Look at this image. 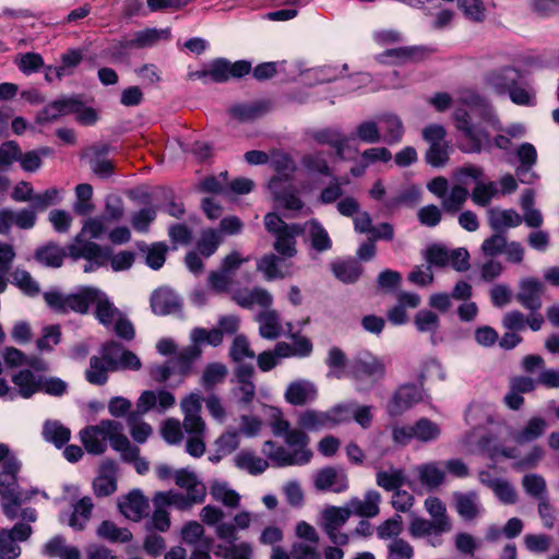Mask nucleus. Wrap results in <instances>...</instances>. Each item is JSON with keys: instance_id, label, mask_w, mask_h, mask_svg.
<instances>
[{"instance_id": "60", "label": "nucleus", "mask_w": 559, "mask_h": 559, "mask_svg": "<svg viewBox=\"0 0 559 559\" xmlns=\"http://www.w3.org/2000/svg\"><path fill=\"white\" fill-rule=\"evenodd\" d=\"M441 430L439 426L427 418L415 423V439L421 442H431L439 438Z\"/></svg>"}, {"instance_id": "37", "label": "nucleus", "mask_w": 559, "mask_h": 559, "mask_svg": "<svg viewBox=\"0 0 559 559\" xmlns=\"http://www.w3.org/2000/svg\"><path fill=\"white\" fill-rule=\"evenodd\" d=\"M415 472L421 485L429 489L439 487L445 478L444 469L438 462L420 464L415 467Z\"/></svg>"}, {"instance_id": "33", "label": "nucleus", "mask_w": 559, "mask_h": 559, "mask_svg": "<svg viewBox=\"0 0 559 559\" xmlns=\"http://www.w3.org/2000/svg\"><path fill=\"white\" fill-rule=\"evenodd\" d=\"M200 503L202 502L193 501L191 496L175 490L158 491L153 497V506H166L180 511L190 510L193 506Z\"/></svg>"}, {"instance_id": "42", "label": "nucleus", "mask_w": 559, "mask_h": 559, "mask_svg": "<svg viewBox=\"0 0 559 559\" xmlns=\"http://www.w3.org/2000/svg\"><path fill=\"white\" fill-rule=\"evenodd\" d=\"M228 374V369L224 364L212 362L203 369L200 384L206 390L211 391L215 386L222 384Z\"/></svg>"}, {"instance_id": "40", "label": "nucleus", "mask_w": 559, "mask_h": 559, "mask_svg": "<svg viewBox=\"0 0 559 559\" xmlns=\"http://www.w3.org/2000/svg\"><path fill=\"white\" fill-rule=\"evenodd\" d=\"M302 228L304 233H308L311 246L314 250L322 252L331 249L332 240L325 228L318 221H309Z\"/></svg>"}, {"instance_id": "9", "label": "nucleus", "mask_w": 559, "mask_h": 559, "mask_svg": "<svg viewBox=\"0 0 559 559\" xmlns=\"http://www.w3.org/2000/svg\"><path fill=\"white\" fill-rule=\"evenodd\" d=\"M86 286L79 287L73 294L63 295L59 292H47L44 299L47 305L57 312L75 311L86 312Z\"/></svg>"}, {"instance_id": "2", "label": "nucleus", "mask_w": 559, "mask_h": 559, "mask_svg": "<svg viewBox=\"0 0 559 559\" xmlns=\"http://www.w3.org/2000/svg\"><path fill=\"white\" fill-rule=\"evenodd\" d=\"M80 439L90 454H102L109 442L111 448L120 452L122 457L132 459L138 453L128 438L122 433V426L118 421L105 419L97 425L87 426L80 431Z\"/></svg>"}, {"instance_id": "8", "label": "nucleus", "mask_w": 559, "mask_h": 559, "mask_svg": "<svg viewBox=\"0 0 559 559\" xmlns=\"http://www.w3.org/2000/svg\"><path fill=\"white\" fill-rule=\"evenodd\" d=\"M312 139L322 145H330L341 159H349L358 153V148L352 146L350 139L338 129L326 128L312 133Z\"/></svg>"}, {"instance_id": "17", "label": "nucleus", "mask_w": 559, "mask_h": 559, "mask_svg": "<svg viewBox=\"0 0 559 559\" xmlns=\"http://www.w3.org/2000/svg\"><path fill=\"white\" fill-rule=\"evenodd\" d=\"M314 486L318 490L322 491L344 492L348 489V477L341 468L332 466L324 467L317 472Z\"/></svg>"}, {"instance_id": "24", "label": "nucleus", "mask_w": 559, "mask_h": 559, "mask_svg": "<svg viewBox=\"0 0 559 559\" xmlns=\"http://www.w3.org/2000/svg\"><path fill=\"white\" fill-rule=\"evenodd\" d=\"M486 214L488 225L497 233L518 227L522 224V216L512 209L490 207Z\"/></svg>"}, {"instance_id": "6", "label": "nucleus", "mask_w": 559, "mask_h": 559, "mask_svg": "<svg viewBox=\"0 0 559 559\" xmlns=\"http://www.w3.org/2000/svg\"><path fill=\"white\" fill-rule=\"evenodd\" d=\"M352 511L348 507H329L322 511L321 526L333 544L344 546L348 543V536L342 533L340 528L346 523Z\"/></svg>"}, {"instance_id": "12", "label": "nucleus", "mask_w": 559, "mask_h": 559, "mask_svg": "<svg viewBox=\"0 0 559 559\" xmlns=\"http://www.w3.org/2000/svg\"><path fill=\"white\" fill-rule=\"evenodd\" d=\"M171 38V29L169 27L157 28L147 27L134 32L129 38L121 41L123 49H143L151 48L160 41H168Z\"/></svg>"}, {"instance_id": "34", "label": "nucleus", "mask_w": 559, "mask_h": 559, "mask_svg": "<svg viewBox=\"0 0 559 559\" xmlns=\"http://www.w3.org/2000/svg\"><path fill=\"white\" fill-rule=\"evenodd\" d=\"M453 498L457 513L465 520H474L483 512L479 497L475 491L454 492Z\"/></svg>"}, {"instance_id": "59", "label": "nucleus", "mask_w": 559, "mask_h": 559, "mask_svg": "<svg viewBox=\"0 0 559 559\" xmlns=\"http://www.w3.org/2000/svg\"><path fill=\"white\" fill-rule=\"evenodd\" d=\"M334 275L344 283H353L361 275V266L356 261H342L333 264Z\"/></svg>"}, {"instance_id": "18", "label": "nucleus", "mask_w": 559, "mask_h": 559, "mask_svg": "<svg viewBox=\"0 0 559 559\" xmlns=\"http://www.w3.org/2000/svg\"><path fill=\"white\" fill-rule=\"evenodd\" d=\"M544 284L534 277H526L519 283L518 301L531 311H537L542 307V295L544 293Z\"/></svg>"}, {"instance_id": "62", "label": "nucleus", "mask_w": 559, "mask_h": 559, "mask_svg": "<svg viewBox=\"0 0 559 559\" xmlns=\"http://www.w3.org/2000/svg\"><path fill=\"white\" fill-rule=\"evenodd\" d=\"M386 559H413L414 547L403 538H393L386 545Z\"/></svg>"}, {"instance_id": "14", "label": "nucleus", "mask_w": 559, "mask_h": 559, "mask_svg": "<svg viewBox=\"0 0 559 559\" xmlns=\"http://www.w3.org/2000/svg\"><path fill=\"white\" fill-rule=\"evenodd\" d=\"M254 370L251 366H240L235 372L233 396L238 404L249 405L255 397V384L252 381Z\"/></svg>"}, {"instance_id": "63", "label": "nucleus", "mask_w": 559, "mask_h": 559, "mask_svg": "<svg viewBox=\"0 0 559 559\" xmlns=\"http://www.w3.org/2000/svg\"><path fill=\"white\" fill-rule=\"evenodd\" d=\"M229 356L234 361L240 362L245 359L254 358L255 354L251 349L247 337L245 335H237L231 343Z\"/></svg>"}, {"instance_id": "64", "label": "nucleus", "mask_w": 559, "mask_h": 559, "mask_svg": "<svg viewBox=\"0 0 559 559\" xmlns=\"http://www.w3.org/2000/svg\"><path fill=\"white\" fill-rule=\"evenodd\" d=\"M356 136L358 140H360L364 143L367 144H374L380 142L381 140V132L377 124V122L372 120H366L360 122L356 127Z\"/></svg>"}, {"instance_id": "36", "label": "nucleus", "mask_w": 559, "mask_h": 559, "mask_svg": "<svg viewBox=\"0 0 559 559\" xmlns=\"http://www.w3.org/2000/svg\"><path fill=\"white\" fill-rule=\"evenodd\" d=\"M547 429V421L542 417H532L526 425L511 433V439L518 444H525L535 441L544 435Z\"/></svg>"}, {"instance_id": "32", "label": "nucleus", "mask_w": 559, "mask_h": 559, "mask_svg": "<svg viewBox=\"0 0 559 559\" xmlns=\"http://www.w3.org/2000/svg\"><path fill=\"white\" fill-rule=\"evenodd\" d=\"M277 415L280 413L277 412ZM272 431L275 436H283L287 447L308 445L309 437L301 429H290L289 423L281 416H277L271 424Z\"/></svg>"}, {"instance_id": "52", "label": "nucleus", "mask_w": 559, "mask_h": 559, "mask_svg": "<svg viewBox=\"0 0 559 559\" xmlns=\"http://www.w3.org/2000/svg\"><path fill=\"white\" fill-rule=\"evenodd\" d=\"M210 493L212 498L228 508H236L239 504L240 496L226 483L215 481L212 484Z\"/></svg>"}, {"instance_id": "5", "label": "nucleus", "mask_w": 559, "mask_h": 559, "mask_svg": "<svg viewBox=\"0 0 559 559\" xmlns=\"http://www.w3.org/2000/svg\"><path fill=\"white\" fill-rule=\"evenodd\" d=\"M289 448L292 450L276 445L273 441H266L263 444L262 452L277 467L300 466L310 462L312 451L308 445L300 444Z\"/></svg>"}, {"instance_id": "21", "label": "nucleus", "mask_w": 559, "mask_h": 559, "mask_svg": "<svg viewBox=\"0 0 559 559\" xmlns=\"http://www.w3.org/2000/svg\"><path fill=\"white\" fill-rule=\"evenodd\" d=\"M75 254L74 246H68V252L74 260L85 259L83 271L85 273L93 272L104 265L109 259L107 250L103 249L99 245H84L80 247Z\"/></svg>"}, {"instance_id": "28", "label": "nucleus", "mask_w": 559, "mask_h": 559, "mask_svg": "<svg viewBox=\"0 0 559 559\" xmlns=\"http://www.w3.org/2000/svg\"><path fill=\"white\" fill-rule=\"evenodd\" d=\"M93 490L97 497H107L117 490V468L115 463L105 462L93 481Z\"/></svg>"}, {"instance_id": "13", "label": "nucleus", "mask_w": 559, "mask_h": 559, "mask_svg": "<svg viewBox=\"0 0 559 559\" xmlns=\"http://www.w3.org/2000/svg\"><path fill=\"white\" fill-rule=\"evenodd\" d=\"M385 373L383 361L369 352L359 353L350 365V374L356 379H380Z\"/></svg>"}, {"instance_id": "35", "label": "nucleus", "mask_w": 559, "mask_h": 559, "mask_svg": "<svg viewBox=\"0 0 559 559\" xmlns=\"http://www.w3.org/2000/svg\"><path fill=\"white\" fill-rule=\"evenodd\" d=\"M255 321L259 323V333L263 338L275 340L283 332L280 316L273 309L266 308L261 311L255 317Z\"/></svg>"}, {"instance_id": "38", "label": "nucleus", "mask_w": 559, "mask_h": 559, "mask_svg": "<svg viewBox=\"0 0 559 559\" xmlns=\"http://www.w3.org/2000/svg\"><path fill=\"white\" fill-rule=\"evenodd\" d=\"M298 429L306 431H320L331 428L326 411L307 409L298 416Z\"/></svg>"}, {"instance_id": "3", "label": "nucleus", "mask_w": 559, "mask_h": 559, "mask_svg": "<svg viewBox=\"0 0 559 559\" xmlns=\"http://www.w3.org/2000/svg\"><path fill=\"white\" fill-rule=\"evenodd\" d=\"M266 230L273 235L274 250L284 258H293L297 253L296 238L304 233L298 224H286L278 215L269 213L264 217Z\"/></svg>"}, {"instance_id": "19", "label": "nucleus", "mask_w": 559, "mask_h": 559, "mask_svg": "<svg viewBox=\"0 0 559 559\" xmlns=\"http://www.w3.org/2000/svg\"><path fill=\"white\" fill-rule=\"evenodd\" d=\"M201 401L199 392H191L180 402V408L183 414L182 426L189 430L202 431L204 419L201 417Z\"/></svg>"}, {"instance_id": "39", "label": "nucleus", "mask_w": 559, "mask_h": 559, "mask_svg": "<svg viewBox=\"0 0 559 559\" xmlns=\"http://www.w3.org/2000/svg\"><path fill=\"white\" fill-rule=\"evenodd\" d=\"M80 108L81 102L75 98L58 99L44 108L38 116V120L51 121L60 116L72 114V111H79Z\"/></svg>"}, {"instance_id": "43", "label": "nucleus", "mask_w": 559, "mask_h": 559, "mask_svg": "<svg viewBox=\"0 0 559 559\" xmlns=\"http://www.w3.org/2000/svg\"><path fill=\"white\" fill-rule=\"evenodd\" d=\"M12 382L19 389V394L28 399L39 392L40 377H36L29 370H21L12 377Z\"/></svg>"}, {"instance_id": "54", "label": "nucleus", "mask_w": 559, "mask_h": 559, "mask_svg": "<svg viewBox=\"0 0 559 559\" xmlns=\"http://www.w3.org/2000/svg\"><path fill=\"white\" fill-rule=\"evenodd\" d=\"M43 435L46 441L60 448L70 440L71 431L58 421H46Z\"/></svg>"}, {"instance_id": "45", "label": "nucleus", "mask_w": 559, "mask_h": 559, "mask_svg": "<svg viewBox=\"0 0 559 559\" xmlns=\"http://www.w3.org/2000/svg\"><path fill=\"white\" fill-rule=\"evenodd\" d=\"M499 197V189L495 181H477L472 193V201L478 206H487Z\"/></svg>"}, {"instance_id": "55", "label": "nucleus", "mask_w": 559, "mask_h": 559, "mask_svg": "<svg viewBox=\"0 0 559 559\" xmlns=\"http://www.w3.org/2000/svg\"><path fill=\"white\" fill-rule=\"evenodd\" d=\"M76 201L73 204V211L79 215H87L94 211L91 202L93 197V188L90 183H80L75 187Z\"/></svg>"}, {"instance_id": "53", "label": "nucleus", "mask_w": 559, "mask_h": 559, "mask_svg": "<svg viewBox=\"0 0 559 559\" xmlns=\"http://www.w3.org/2000/svg\"><path fill=\"white\" fill-rule=\"evenodd\" d=\"M61 64L59 67H55L53 72L58 80H61L62 76L69 75L73 73V70L81 63L83 60V51L81 49H68L64 53L61 55Z\"/></svg>"}, {"instance_id": "16", "label": "nucleus", "mask_w": 559, "mask_h": 559, "mask_svg": "<svg viewBox=\"0 0 559 559\" xmlns=\"http://www.w3.org/2000/svg\"><path fill=\"white\" fill-rule=\"evenodd\" d=\"M257 269L263 273L267 281L285 278L294 274L293 263L288 261V258L273 253L263 255L257 262Z\"/></svg>"}, {"instance_id": "48", "label": "nucleus", "mask_w": 559, "mask_h": 559, "mask_svg": "<svg viewBox=\"0 0 559 559\" xmlns=\"http://www.w3.org/2000/svg\"><path fill=\"white\" fill-rule=\"evenodd\" d=\"M35 493V491L26 492V491H14L9 490L2 493V509L4 514L13 520L17 516V509L27 500L31 499V496Z\"/></svg>"}, {"instance_id": "58", "label": "nucleus", "mask_w": 559, "mask_h": 559, "mask_svg": "<svg viewBox=\"0 0 559 559\" xmlns=\"http://www.w3.org/2000/svg\"><path fill=\"white\" fill-rule=\"evenodd\" d=\"M223 241L221 234L214 229H204L197 242L199 252L205 257H211Z\"/></svg>"}, {"instance_id": "49", "label": "nucleus", "mask_w": 559, "mask_h": 559, "mask_svg": "<svg viewBox=\"0 0 559 559\" xmlns=\"http://www.w3.org/2000/svg\"><path fill=\"white\" fill-rule=\"evenodd\" d=\"M236 465L248 471L252 475L262 474L269 466V462L252 452L242 451L235 457Z\"/></svg>"}, {"instance_id": "57", "label": "nucleus", "mask_w": 559, "mask_h": 559, "mask_svg": "<svg viewBox=\"0 0 559 559\" xmlns=\"http://www.w3.org/2000/svg\"><path fill=\"white\" fill-rule=\"evenodd\" d=\"M187 435L186 452L192 457H201L205 452L206 425H203L202 431L189 430L183 428Z\"/></svg>"}, {"instance_id": "11", "label": "nucleus", "mask_w": 559, "mask_h": 559, "mask_svg": "<svg viewBox=\"0 0 559 559\" xmlns=\"http://www.w3.org/2000/svg\"><path fill=\"white\" fill-rule=\"evenodd\" d=\"M424 395V390L420 385H401L390 400L386 406L388 412L391 416L402 415L404 412L413 407L415 404L423 401Z\"/></svg>"}, {"instance_id": "25", "label": "nucleus", "mask_w": 559, "mask_h": 559, "mask_svg": "<svg viewBox=\"0 0 559 559\" xmlns=\"http://www.w3.org/2000/svg\"><path fill=\"white\" fill-rule=\"evenodd\" d=\"M207 331L205 329H194L191 332V338L193 345L181 349L176 356V365L180 368V371L188 374L191 369L192 362L201 355V350L198 347L199 343H206Z\"/></svg>"}, {"instance_id": "44", "label": "nucleus", "mask_w": 559, "mask_h": 559, "mask_svg": "<svg viewBox=\"0 0 559 559\" xmlns=\"http://www.w3.org/2000/svg\"><path fill=\"white\" fill-rule=\"evenodd\" d=\"M93 508L94 504L90 497L80 499L73 507V512L69 519V525L76 531L83 530L91 519Z\"/></svg>"}, {"instance_id": "31", "label": "nucleus", "mask_w": 559, "mask_h": 559, "mask_svg": "<svg viewBox=\"0 0 559 559\" xmlns=\"http://www.w3.org/2000/svg\"><path fill=\"white\" fill-rule=\"evenodd\" d=\"M381 502V495L376 490H368L364 495L362 499L353 498L348 502V509L352 514H356L361 518H374L379 514Z\"/></svg>"}, {"instance_id": "41", "label": "nucleus", "mask_w": 559, "mask_h": 559, "mask_svg": "<svg viewBox=\"0 0 559 559\" xmlns=\"http://www.w3.org/2000/svg\"><path fill=\"white\" fill-rule=\"evenodd\" d=\"M230 61L219 58L214 60L206 70L197 71L191 75L193 78L203 80L204 82L210 79L213 82H225L230 79L229 75Z\"/></svg>"}, {"instance_id": "56", "label": "nucleus", "mask_w": 559, "mask_h": 559, "mask_svg": "<svg viewBox=\"0 0 559 559\" xmlns=\"http://www.w3.org/2000/svg\"><path fill=\"white\" fill-rule=\"evenodd\" d=\"M384 124V141L392 145L402 141L404 134V127L401 119L394 115H385L380 118Z\"/></svg>"}, {"instance_id": "7", "label": "nucleus", "mask_w": 559, "mask_h": 559, "mask_svg": "<svg viewBox=\"0 0 559 559\" xmlns=\"http://www.w3.org/2000/svg\"><path fill=\"white\" fill-rule=\"evenodd\" d=\"M85 304L86 311L90 305H95L96 319L106 328H109L121 314L106 293L97 287L86 286Z\"/></svg>"}, {"instance_id": "15", "label": "nucleus", "mask_w": 559, "mask_h": 559, "mask_svg": "<svg viewBox=\"0 0 559 559\" xmlns=\"http://www.w3.org/2000/svg\"><path fill=\"white\" fill-rule=\"evenodd\" d=\"M176 403L173 393L166 390L144 391L136 401V414L143 415L152 409L164 413Z\"/></svg>"}, {"instance_id": "50", "label": "nucleus", "mask_w": 559, "mask_h": 559, "mask_svg": "<svg viewBox=\"0 0 559 559\" xmlns=\"http://www.w3.org/2000/svg\"><path fill=\"white\" fill-rule=\"evenodd\" d=\"M469 193L461 183L452 186L449 192L441 201V205L445 212L455 213L462 209Z\"/></svg>"}, {"instance_id": "46", "label": "nucleus", "mask_w": 559, "mask_h": 559, "mask_svg": "<svg viewBox=\"0 0 559 559\" xmlns=\"http://www.w3.org/2000/svg\"><path fill=\"white\" fill-rule=\"evenodd\" d=\"M376 483L386 491L396 490L405 483V474L403 469L392 466L388 469H379L376 474Z\"/></svg>"}, {"instance_id": "4", "label": "nucleus", "mask_w": 559, "mask_h": 559, "mask_svg": "<svg viewBox=\"0 0 559 559\" xmlns=\"http://www.w3.org/2000/svg\"><path fill=\"white\" fill-rule=\"evenodd\" d=\"M469 117V114L464 109L456 108L454 111L455 127L464 138V143L460 145V150L469 154L489 150L491 146L489 133L483 127L472 124Z\"/></svg>"}, {"instance_id": "22", "label": "nucleus", "mask_w": 559, "mask_h": 559, "mask_svg": "<svg viewBox=\"0 0 559 559\" xmlns=\"http://www.w3.org/2000/svg\"><path fill=\"white\" fill-rule=\"evenodd\" d=\"M284 396L287 403L301 406L313 402L318 396V390L313 382L299 379L288 384Z\"/></svg>"}, {"instance_id": "23", "label": "nucleus", "mask_w": 559, "mask_h": 559, "mask_svg": "<svg viewBox=\"0 0 559 559\" xmlns=\"http://www.w3.org/2000/svg\"><path fill=\"white\" fill-rule=\"evenodd\" d=\"M174 479L179 488L183 489L187 495L192 497L193 501H204L206 487L194 472L187 468L178 469L174 474Z\"/></svg>"}, {"instance_id": "26", "label": "nucleus", "mask_w": 559, "mask_h": 559, "mask_svg": "<svg viewBox=\"0 0 559 559\" xmlns=\"http://www.w3.org/2000/svg\"><path fill=\"white\" fill-rule=\"evenodd\" d=\"M119 510L127 519L138 522L147 512L148 502L140 490H132L119 501Z\"/></svg>"}, {"instance_id": "29", "label": "nucleus", "mask_w": 559, "mask_h": 559, "mask_svg": "<svg viewBox=\"0 0 559 559\" xmlns=\"http://www.w3.org/2000/svg\"><path fill=\"white\" fill-rule=\"evenodd\" d=\"M521 74L514 68H502L496 71L490 72L486 76V84L489 86L495 93L499 95L507 94V91L510 90L516 83H520Z\"/></svg>"}, {"instance_id": "20", "label": "nucleus", "mask_w": 559, "mask_h": 559, "mask_svg": "<svg viewBox=\"0 0 559 559\" xmlns=\"http://www.w3.org/2000/svg\"><path fill=\"white\" fill-rule=\"evenodd\" d=\"M108 222H106V217H90L84 221L80 233L70 246H74V250H79L84 245H96L92 239H100L106 234Z\"/></svg>"}, {"instance_id": "1", "label": "nucleus", "mask_w": 559, "mask_h": 559, "mask_svg": "<svg viewBox=\"0 0 559 559\" xmlns=\"http://www.w3.org/2000/svg\"><path fill=\"white\" fill-rule=\"evenodd\" d=\"M142 367L140 358L117 342L110 341L102 345L99 355L92 356L90 367L85 371L86 380L92 384L106 383L108 373L118 370L138 371Z\"/></svg>"}, {"instance_id": "27", "label": "nucleus", "mask_w": 559, "mask_h": 559, "mask_svg": "<svg viewBox=\"0 0 559 559\" xmlns=\"http://www.w3.org/2000/svg\"><path fill=\"white\" fill-rule=\"evenodd\" d=\"M233 299L242 308H252L253 306H258L264 310L270 308L273 302L272 295L261 287L236 290L233 294Z\"/></svg>"}, {"instance_id": "30", "label": "nucleus", "mask_w": 559, "mask_h": 559, "mask_svg": "<svg viewBox=\"0 0 559 559\" xmlns=\"http://www.w3.org/2000/svg\"><path fill=\"white\" fill-rule=\"evenodd\" d=\"M180 306V298L169 288H159L152 294L151 308L158 316L175 313Z\"/></svg>"}, {"instance_id": "10", "label": "nucleus", "mask_w": 559, "mask_h": 559, "mask_svg": "<svg viewBox=\"0 0 559 559\" xmlns=\"http://www.w3.org/2000/svg\"><path fill=\"white\" fill-rule=\"evenodd\" d=\"M451 530L450 521H433L421 518L414 519L408 527L409 534L414 538H429V544L433 547L441 545L439 536Z\"/></svg>"}, {"instance_id": "61", "label": "nucleus", "mask_w": 559, "mask_h": 559, "mask_svg": "<svg viewBox=\"0 0 559 559\" xmlns=\"http://www.w3.org/2000/svg\"><path fill=\"white\" fill-rule=\"evenodd\" d=\"M12 283L28 296H36L39 294L38 283L25 270L16 269L12 273Z\"/></svg>"}, {"instance_id": "51", "label": "nucleus", "mask_w": 559, "mask_h": 559, "mask_svg": "<svg viewBox=\"0 0 559 559\" xmlns=\"http://www.w3.org/2000/svg\"><path fill=\"white\" fill-rule=\"evenodd\" d=\"M97 535L112 543H128L132 539V534L128 528L118 527L111 521H103L97 528Z\"/></svg>"}, {"instance_id": "47", "label": "nucleus", "mask_w": 559, "mask_h": 559, "mask_svg": "<svg viewBox=\"0 0 559 559\" xmlns=\"http://www.w3.org/2000/svg\"><path fill=\"white\" fill-rule=\"evenodd\" d=\"M64 257V249L56 243H48L47 246L38 249L35 253L36 260L40 264L49 267H60Z\"/></svg>"}]
</instances>
